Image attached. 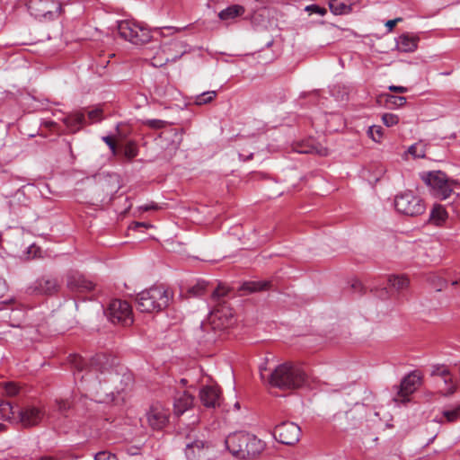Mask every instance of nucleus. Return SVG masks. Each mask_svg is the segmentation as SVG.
Here are the masks:
<instances>
[{"instance_id": "1", "label": "nucleus", "mask_w": 460, "mask_h": 460, "mask_svg": "<svg viewBox=\"0 0 460 460\" xmlns=\"http://www.w3.org/2000/svg\"><path fill=\"white\" fill-rule=\"evenodd\" d=\"M69 363L75 369V377L80 379L87 391L93 394H119L132 383L130 373L111 369L113 363L106 354H96L90 362L79 355H71Z\"/></svg>"}, {"instance_id": "2", "label": "nucleus", "mask_w": 460, "mask_h": 460, "mask_svg": "<svg viewBox=\"0 0 460 460\" xmlns=\"http://www.w3.org/2000/svg\"><path fill=\"white\" fill-rule=\"evenodd\" d=\"M225 443L230 453L241 459L253 458L259 456L265 448V444L262 440L245 431L229 434Z\"/></svg>"}, {"instance_id": "3", "label": "nucleus", "mask_w": 460, "mask_h": 460, "mask_svg": "<svg viewBox=\"0 0 460 460\" xmlns=\"http://www.w3.org/2000/svg\"><path fill=\"white\" fill-rule=\"evenodd\" d=\"M306 380L307 375L301 367L284 363L270 374L269 383L281 390H295L302 387Z\"/></svg>"}, {"instance_id": "4", "label": "nucleus", "mask_w": 460, "mask_h": 460, "mask_svg": "<svg viewBox=\"0 0 460 460\" xmlns=\"http://www.w3.org/2000/svg\"><path fill=\"white\" fill-rule=\"evenodd\" d=\"M172 299V293L164 286H154L137 294L136 302L139 311L144 313L160 312L165 309Z\"/></svg>"}, {"instance_id": "5", "label": "nucleus", "mask_w": 460, "mask_h": 460, "mask_svg": "<svg viewBox=\"0 0 460 460\" xmlns=\"http://www.w3.org/2000/svg\"><path fill=\"white\" fill-rule=\"evenodd\" d=\"M420 176L429 187V193L441 200L449 198L457 185L456 181L450 179L442 171L422 172Z\"/></svg>"}, {"instance_id": "6", "label": "nucleus", "mask_w": 460, "mask_h": 460, "mask_svg": "<svg viewBox=\"0 0 460 460\" xmlns=\"http://www.w3.org/2000/svg\"><path fill=\"white\" fill-rule=\"evenodd\" d=\"M117 29L120 38L134 45L146 44L152 38L148 28L132 20L119 21Z\"/></svg>"}, {"instance_id": "7", "label": "nucleus", "mask_w": 460, "mask_h": 460, "mask_svg": "<svg viewBox=\"0 0 460 460\" xmlns=\"http://www.w3.org/2000/svg\"><path fill=\"white\" fill-rule=\"evenodd\" d=\"M28 9L40 21H52L62 13V4L58 0H29Z\"/></svg>"}, {"instance_id": "8", "label": "nucleus", "mask_w": 460, "mask_h": 460, "mask_svg": "<svg viewBox=\"0 0 460 460\" xmlns=\"http://www.w3.org/2000/svg\"><path fill=\"white\" fill-rule=\"evenodd\" d=\"M394 207L399 213L410 217L419 216L425 211L422 199L411 191L397 195L394 199Z\"/></svg>"}, {"instance_id": "9", "label": "nucleus", "mask_w": 460, "mask_h": 460, "mask_svg": "<svg viewBox=\"0 0 460 460\" xmlns=\"http://www.w3.org/2000/svg\"><path fill=\"white\" fill-rule=\"evenodd\" d=\"M106 314L113 323L129 325L133 323L132 309L127 301L112 300L106 310Z\"/></svg>"}, {"instance_id": "10", "label": "nucleus", "mask_w": 460, "mask_h": 460, "mask_svg": "<svg viewBox=\"0 0 460 460\" xmlns=\"http://www.w3.org/2000/svg\"><path fill=\"white\" fill-rule=\"evenodd\" d=\"M170 410L162 402L153 403L146 412V420L154 430H162L169 422Z\"/></svg>"}, {"instance_id": "11", "label": "nucleus", "mask_w": 460, "mask_h": 460, "mask_svg": "<svg viewBox=\"0 0 460 460\" xmlns=\"http://www.w3.org/2000/svg\"><path fill=\"white\" fill-rule=\"evenodd\" d=\"M300 428L294 422L284 421L277 425L273 430L274 438L285 445H295L299 441Z\"/></svg>"}, {"instance_id": "12", "label": "nucleus", "mask_w": 460, "mask_h": 460, "mask_svg": "<svg viewBox=\"0 0 460 460\" xmlns=\"http://www.w3.org/2000/svg\"><path fill=\"white\" fill-rule=\"evenodd\" d=\"M44 415V411L34 405H26L22 408L17 407L15 421L21 423L24 428L33 427L41 422Z\"/></svg>"}, {"instance_id": "13", "label": "nucleus", "mask_w": 460, "mask_h": 460, "mask_svg": "<svg viewBox=\"0 0 460 460\" xmlns=\"http://www.w3.org/2000/svg\"><path fill=\"white\" fill-rule=\"evenodd\" d=\"M199 399L207 408H217L221 403V392L217 386L206 385L199 391Z\"/></svg>"}, {"instance_id": "14", "label": "nucleus", "mask_w": 460, "mask_h": 460, "mask_svg": "<svg viewBox=\"0 0 460 460\" xmlns=\"http://www.w3.org/2000/svg\"><path fill=\"white\" fill-rule=\"evenodd\" d=\"M58 288L59 282L56 278L42 277L37 279L30 288L32 293L40 295H52L58 290Z\"/></svg>"}, {"instance_id": "15", "label": "nucleus", "mask_w": 460, "mask_h": 460, "mask_svg": "<svg viewBox=\"0 0 460 460\" xmlns=\"http://www.w3.org/2000/svg\"><path fill=\"white\" fill-rule=\"evenodd\" d=\"M67 288L73 292H85L90 291L94 288V284L86 279L79 272H71L67 275L66 279Z\"/></svg>"}, {"instance_id": "16", "label": "nucleus", "mask_w": 460, "mask_h": 460, "mask_svg": "<svg viewBox=\"0 0 460 460\" xmlns=\"http://www.w3.org/2000/svg\"><path fill=\"white\" fill-rule=\"evenodd\" d=\"M208 444L200 439L188 443L185 447V456L188 460H205L207 458Z\"/></svg>"}, {"instance_id": "17", "label": "nucleus", "mask_w": 460, "mask_h": 460, "mask_svg": "<svg viewBox=\"0 0 460 460\" xmlns=\"http://www.w3.org/2000/svg\"><path fill=\"white\" fill-rule=\"evenodd\" d=\"M70 132H77L87 125L86 115L82 111L71 112L62 119Z\"/></svg>"}, {"instance_id": "18", "label": "nucleus", "mask_w": 460, "mask_h": 460, "mask_svg": "<svg viewBox=\"0 0 460 460\" xmlns=\"http://www.w3.org/2000/svg\"><path fill=\"white\" fill-rule=\"evenodd\" d=\"M420 375L413 371L406 376L401 382L399 395L406 397L412 394L420 384Z\"/></svg>"}, {"instance_id": "19", "label": "nucleus", "mask_w": 460, "mask_h": 460, "mask_svg": "<svg viewBox=\"0 0 460 460\" xmlns=\"http://www.w3.org/2000/svg\"><path fill=\"white\" fill-rule=\"evenodd\" d=\"M194 402V397L187 391L177 392L174 397V411L177 415L183 414L187 410H189Z\"/></svg>"}, {"instance_id": "20", "label": "nucleus", "mask_w": 460, "mask_h": 460, "mask_svg": "<svg viewBox=\"0 0 460 460\" xmlns=\"http://www.w3.org/2000/svg\"><path fill=\"white\" fill-rule=\"evenodd\" d=\"M110 153L121 159L131 160L137 155V146H108Z\"/></svg>"}, {"instance_id": "21", "label": "nucleus", "mask_w": 460, "mask_h": 460, "mask_svg": "<svg viewBox=\"0 0 460 460\" xmlns=\"http://www.w3.org/2000/svg\"><path fill=\"white\" fill-rule=\"evenodd\" d=\"M271 282L268 280H252L245 281L241 286L240 290H242L244 294H252L254 292H259L262 290H267L270 288Z\"/></svg>"}, {"instance_id": "22", "label": "nucleus", "mask_w": 460, "mask_h": 460, "mask_svg": "<svg viewBox=\"0 0 460 460\" xmlns=\"http://www.w3.org/2000/svg\"><path fill=\"white\" fill-rule=\"evenodd\" d=\"M418 38L402 34L397 41V48L402 52H412L417 49Z\"/></svg>"}, {"instance_id": "23", "label": "nucleus", "mask_w": 460, "mask_h": 460, "mask_svg": "<svg viewBox=\"0 0 460 460\" xmlns=\"http://www.w3.org/2000/svg\"><path fill=\"white\" fill-rule=\"evenodd\" d=\"M437 385L440 394L445 396L453 394L457 389L456 382L455 381L453 375L438 380Z\"/></svg>"}, {"instance_id": "24", "label": "nucleus", "mask_w": 460, "mask_h": 460, "mask_svg": "<svg viewBox=\"0 0 460 460\" xmlns=\"http://www.w3.org/2000/svg\"><path fill=\"white\" fill-rule=\"evenodd\" d=\"M244 7L239 4H233L222 10L218 17L222 21L229 22L244 13Z\"/></svg>"}, {"instance_id": "25", "label": "nucleus", "mask_w": 460, "mask_h": 460, "mask_svg": "<svg viewBox=\"0 0 460 460\" xmlns=\"http://www.w3.org/2000/svg\"><path fill=\"white\" fill-rule=\"evenodd\" d=\"M293 151L298 154H316L321 156L329 155V150L325 146H295Z\"/></svg>"}, {"instance_id": "26", "label": "nucleus", "mask_w": 460, "mask_h": 460, "mask_svg": "<svg viewBox=\"0 0 460 460\" xmlns=\"http://www.w3.org/2000/svg\"><path fill=\"white\" fill-rule=\"evenodd\" d=\"M209 283L204 279H198L195 283L189 285L186 288L188 294L190 296L198 297L205 294L209 288Z\"/></svg>"}, {"instance_id": "27", "label": "nucleus", "mask_w": 460, "mask_h": 460, "mask_svg": "<svg viewBox=\"0 0 460 460\" xmlns=\"http://www.w3.org/2000/svg\"><path fill=\"white\" fill-rule=\"evenodd\" d=\"M16 414L17 408L7 401L0 400V419L15 421Z\"/></svg>"}, {"instance_id": "28", "label": "nucleus", "mask_w": 460, "mask_h": 460, "mask_svg": "<svg viewBox=\"0 0 460 460\" xmlns=\"http://www.w3.org/2000/svg\"><path fill=\"white\" fill-rule=\"evenodd\" d=\"M447 213L441 205H435L430 212L429 220L436 226H439L446 221Z\"/></svg>"}, {"instance_id": "29", "label": "nucleus", "mask_w": 460, "mask_h": 460, "mask_svg": "<svg viewBox=\"0 0 460 460\" xmlns=\"http://www.w3.org/2000/svg\"><path fill=\"white\" fill-rule=\"evenodd\" d=\"M160 137L169 144H180L182 141V133L177 128H167L160 134Z\"/></svg>"}, {"instance_id": "30", "label": "nucleus", "mask_w": 460, "mask_h": 460, "mask_svg": "<svg viewBox=\"0 0 460 460\" xmlns=\"http://www.w3.org/2000/svg\"><path fill=\"white\" fill-rule=\"evenodd\" d=\"M330 9L335 15H341L350 13L351 5L346 4L343 0H332Z\"/></svg>"}, {"instance_id": "31", "label": "nucleus", "mask_w": 460, "mask_h": 460, "mask_svg": "<svg viewBox=\"0 0 460 460\" xmlns=\"http://www.w3.org/2000/svg\"><path fill=\"white\" fill-rule=\"evenodd\" d=\"M388 283L391 288L396 290H402L409 286V279L404 276H390L388 278Z\"/></svg>"}, {"instance_id": "32", "label": "nucleus", "mask_w": 460, "mask_h": 460, "mask_svg": "<svg viewBox=\"0 0 460 460\" xmlns=\"http://www.w3.org/2000/svg\"><path fill=\"white\" fill-rule=\"evenodd\" d=\"M450 375L452 374L449 368L445 365L437 364L431 367L430 376L437 377L438 380L443 379Z\"/></svg>"}, {"instance_id": "33", "label": "nucleus", "mask_w": 460, "mask_h": 460, "mask_svg": "<svg viewBox=\"0 0 460 460\" xmlns=\"http://www.w3.org/2000/svg\"><path fill=\"white\" fill-rule=\"evenodd\" d=\"M24 318V312L22 309L13 308L9 313V324L13 327H20Z\"/></svg>"}, {"instance_id": "34", "label": "nucleus", "mask_w": 460, "mask_h": 460, "mask_svg": "<svg viewBox=\"0 0 460 460\" xmlns=\"http://www.w3.org/2000/svg\"><path fill=\"white\" fill-rule=\"evenodd\" d=\"M217 97L216 91H207L195 97L194 103L196 105H204L211 102Z\"/></svg>"}, {"instance_id": "35", "label": "nucleus", "mask_w": 460, "mask_h": 460, "mask_svg": "<svg viewBox=\"0 0 460 460\" xmlns=\"http://www.w3.org/2000/svg\"><path fill=\"white\" fill-rule=\"evenodd\" d=\"M385 104L390 108L402 107L406 103V98L403 96H395L393 94H385Z\"/></svg>"}, {"instance_id": "36", "label": "nucleus", "mask_w": 460, "mask_h": 460, "mask_svg": "<svg viewBox=\"0 0 460 460\" xmlns=\"http://www.w3.org/2000/svg\"><path fill=\"white\" fill-rule=\"evenodd\" d=\"M86 114L87 125L99 122L103 119L102 110L101 108L86 111Z\"/></svg>"}, {"instance_id": "37", "label": "nucleus", "mask_w": 460, "mask_h": 460, "mask_svg": "<svg viewBox=\"0 0 460 460\" xmlns=\"http://www.w3.org/2000/svg\"><path fill=\"white\" fill-rule=\"evenodd\" d=\"M443 417L448 422H455L457 420H460V404L454 409L445 410L443 411Z\"/></svg>"}, {"instance_id": "38", "label": "nucleus", "mask_w": 460, "mask_h": 460, "mask_svg": "<svg viewBox=\"0 0 460 460\" xmlns=\"http://www.w3.org/2000/svg\"><path fill=\"white\" fill-rule=\"evenodd\" d=\"M426 146H409L407 154L414 158H420L426 155Z\"/></svg>"}, {"instance_id": "39", "label": "nucleus", "mask_w": 460, "mask_h": 460, "mask_svg": "<svg viewBox=\"0 0 460 460\" xmlns=\"http://www.w3.org/2000/svg\"><path fill=\"white\" fill-rule=\"evenodd\" d=\"M367 134L374 142H380L383 136V128L381 126L369 127Z\"/></svg>"}, {"instance_id": "40", "label": "nucleus", "mask_w": 460, "mask_h": 460, "mask_svg": "<svg viewBox=\"0 0 460 460\" xmlns=\"http://www.w3.org/2000/svg\"><path fill=\"white\" fill-rule=\"evenodd\" d=\"M382 120L386 127H393L399 122V117L393 113H385Z\"/></svg>"}, {"instance_id": "41", "label": "nucleus", "mask_w": 460, "mask_h": 460, "mask_svg": "<svg viewBox=\"0 0 460 460\" xmlns=\"http://www.w3.org/2000/svg\"><path fill=\"white\" fill-rule=\"evenodd\" d=\"M305 10L307 12H309L310 13H316L321 16H323L327 13L325 8L316 5V4L308 5L305 7Z\"/></svg>"}, {"instance_id": "42", "label": "nucleus", "mask_w": 460, "mask_h": 460, "mask_svg": "<svg viewBox=\"0 0 460 460\" xmlns=\"http://www.w3.org/2000/svg\"><path fill=\"white\" fill-rule=\"evenodd\" d=\"M4 391L7 395L13 396L19 393L18 386L13 383H4Z\"/></svg>"}, {"instance_id": "43", "label": "nucleus", "mask_w": 460, "mask_h": 460, "mask_svg": "<svg viewBox=\"0 0 460 460\" xmlns=\"http://www.w3.org/2000/svg\"><path fill=\"white\" fill-rule=\"evenodd\" d=\"M146 123L153 128H162L167 124L166 121L161 119H147Z\"/></svg>"}, {"instance_id": "44", "label": "nucleus", "mask_w": 460, "mask_h": 460, "mask_svg": "<svg viewBox=\"0 0 460 460\" xmlns=\"http://www.w3.org/2000/svg\"><path fill=\"white\" fill-rule=\"evenodd\" d=\"M94 460H117L116 456L106 452H99L95 455Z\"/></svg>"}, {"instance_id": "45", "label": "nucleus", "mask_w": 460, "mask_h": 460, "mask_svg": "<svg viewBox=\"0 0 460 460\" xmlns=\"http://www.w3.org/2000/svg\"><path fill=\"white\" fill-rule=\"evenodd\" d=\"M226 295V290L224 288L218 287L217 288H214L212 291V298L214 300H217Z\"/></svg>"}, {"instance_id": "46", "label": "nucleus", "mask_w": 460, "mask_h": 460, "mask_svg": "<svg viewBox=\"0 0 460 460\" xmlns=\"http://www.w3.org/2000/svg\"><path fill=\"white\" fill-rule=\"evenodd\" d=\"M57 405H58V409L60 412H65L71 407L70 402L68 401H65V400L57 401Z\"/></svg>"}, {"instance_id": "47", "label": "nucleus", "mask_w": 460, "mask_h": 460, "mask_svg": "<svg viewBox=\"0 0 460 460\" xmlns=\"http://www.w3.org/2000/svg\"><path fill=\"white\" fill-rule=\"evenodd\" d=\"M388 89L392 92L404 93L408 91L406 87L403 86H396V85H390Z\"/></svg>"}, {"instance_id": "48", "label": "nucleus", "mask_w": 460, "mask_h": 460, "mask_svg": "<svg viewBox=\"0 0 460 460\" xmlns=\"http://www.w3.org/2000/svg\"><path fill=\"white\" fill-rule=\"evenodd\" d=\"M401 21H402V18L389 20L386 22L385 26L388 28V31H392L394 29V27L397 24V22H399Z\"/></svg>"}, {"instance_id": "49", "label": "nucleus", "mask_w": 460, "mask_h": 460, "mask_svg": "<svg viewBox=\"0 0 460 460\" xmlns=\"http://www.w3.org/2000/svg\"><path fill=\"white\" fill-rule=\"evenodd\" d=\"M7 291V286L5 280L0 278V298L4 296L5 292Z\"/></svg>"}, {"instance_id": "50", "label": "nucleus", "mask_w": 460, "mask_h": 460, "mask_svg": "<svg viewBox=\"0 0 460 460\" xmlns=\"http://www.w3.org/2000/svg\"><path fill=\"white\" fill-rule=\"evenodd\" d=\"M238 155H239V158L241 160L248 161V160H250L252 157L253 153L252 152H248L247 154H244L243 152H239Z\"/></svg>"}, {"instance_id": "51", "label": "nucleus", "mask_w": 460, "mask_h": 460, "mask_svg": "<svg viewBox=\"0 0 460 460\" xmlns=\"http://www.w3.org/2000/svg\"><path fill=\"white\" fill-rule=\"evenodd\" d=\"M102 140L106 143V144H117L116 143V140L113 138V137L111 136H105L102 137Z\"/></svg>"}, {"instance_id": "52", "label": "nucleus", "mask_w": 460, "mask_h": 460, "mask_svg": "<svg viewBox=\"0 0 460 460\" xmlns=\"http://www.w3.org/2000/svg\"><path fill=\"white\" fill-rule=\"evenodd\" d=\"M139 227H151V225L147 224V223H144V222H137L135 223L134 225V229H138Z\"/></svg>"}, {"instance_id": "53", "label": "nucleus", "mask_w": 460, "mask_h": 460, "mask_svg": "<svg viewBox=\"0 0 460 460\" xmlns=\"http://www.w3.org/2000/svg\"><path fill=\"white\" fill-rule=\"evenodd\" d=\"M141 208L145 211L150 210V209H157L158 206L155 203H152L151 205H145L142 206Z\"/></svg>"}, {"instance_id": "54", "label": "nucleus", "mask_w": 460, "mask_h": 460, "mask_svg": "<svg viewBox=\"0 0 460 460\" xmlns=\"http://www.w3.org/2000/svg\"><path fill=\"white\" fill-rule=\"evenodd\" d=\"M438 284L435 286V288L437 289V291H441L442 288L445 287L446 285V281L443 280V279H438Z\"/></svg>"}, {"instance_id": "55", "label": "nucleus", "mask_w": 460, "mask_h": 460, "mask_svg": "<svg viewBox=\"0 0 460 460\" xmlns=\"http://www.w3.org/2000/svg\"><path fill=\"white\" fill-rule=\"evenodd\" d=\"M37 460H55V459L52 456H40V458H38Z\"/></svg>"}, {"instance_id": "56", "label": "nucleus", "mask_w": 460, "mask_h": 460, "mask_svg": "<svg viewBox=\"0 0 460 460\" xmlns=\"http://www.w3.org/2000/svg\"><path fill=\"white\" fill-rule=\"evenodd\" d=\"M358 287H361V284H360V282L356 281V282L352 285V288H357Z\"/></svg>"}, {"instance_id": "57", "label": "nucleus", "mask_w": 460, "mask_h": 460, "mask_svg": "<svg viewBox=\"0 0 460 460\" xmlns=\"http://www.w3.org/2000/svg\"><path fill=\"white\" fill-rule=\"evenodd\" d=\"M213 316H214V317H218V318H219V317H220V315H219V311L214 312V313H213Z\"/></svg>"}, {"instance_id": "58", "label": "nucleus", "mask_w": 460, "mask_h": 460, "mask_svg": "<svg viewBox=\"0 0 460 460\" xmlns=\"http://www.w3.org/2000/svg\"><path fill=\"white\" fill-rule=\"evenodd\" d=\"M234 408H236V409H239V408H240V404H239V402H236V403L234 404Z\"/></svg>"}, {"instance_id": "59", "label": "nucleus", "mask_w": 460, "mask_h": 460, "mask_svg": "<svg viewBox=\"0 0 460 460\" xmlns=\"http://www.w3.org/2000/svg\"><path fill=\"white\" fill-rule=\"evenodd\" d=\"M450 74H451V72H448V71H446L445 73H442V75H448Z\"/></svg>"}, {"instance_id": "60", "label": "nucleus", "mask_w": 460, "mask_h": 460, "mask_svg": "<svg viewBox=\"0 0 460 460\" xmlns=\"http://www.w3.org/2000/svg\"><path fill=\"white\" fill-rule=\"evenodd\" d=\"M456 284H458V281H457V280H456V281H453V282H452V285H453V286H455V285H456Z\"/></svg>"}, {"instance_id": "61", "label": "nucleus", "mask_w": 460, "mask_h": 460, "mask_svg": "<svg viewBox=\"0 0 460 460\" xmlns=\"http://www.w3.org/2000/svg\"><path fill=\"white\" fill-rule=\"evenodd\" d=\"M4 425L0 423V431L4 429Z\"/></svg>"}, {"instance_id": "62", "label": "nucleus", "mask_w": 460, "mask_h": 460, "mask_svg": "<svg viewBox=\"0 0 460 460\" xmlns=\"http://www.w3.org/2000/svg\"><path fill=\"white\" fill-rule=\"evenodd\" d=\"M126 144L131 145V144H134V143L132 141H128Z\"/></svg>"}, {"instance_id": "63", "label": "nucleus", "mask_w": 460, "mask_h": 460, "mask_svg": "<svg viewBox=\"0 0 460 460\" xmlns=\"http://www.w3.org/2000/svg\"><path fill=\"white\" fill-rule=\"evenodd\" d=\"M169 61H170V58H166L165 62H169Z\"/></svg>"}, {"instance_id": "64", "label": "nucleus", "mask_w": 460, "mask_h": 460, "mask_svg": "<svg viewBox=\"0 0 460 460\" xmlns=\"http://www.w3.org/2000/svg\"><path fill=\"white\" fill-rule=\"evenodd\" d=\"M178 57L172 58V60H176Z\"/></svg>"}]
</instances>
